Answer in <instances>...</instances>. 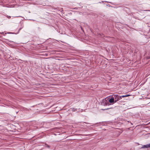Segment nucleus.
<instances>
[{
    "mask_svg": "<svg viewBox=\"0 0 150 150\" xmlns=\"http://www.w3.org/2000/svg\"><path fill=\"white\" fill-rule=\"evenodd\" d=\"M149 147H150V144L146 145H144L142 146V148H148Z\"/></svg>",
    "mask_w": 150,
    "mask_h": 150,
    "instance_id": "nucleus-1",
    "label": "nucleus"
},
{
    "mask_svg": "<svg viewBox=\"0 0 150 150\" xmlns=\"http://www.w3.org/2000/svg\"><path fill=\"white\" fill-rule=\"evenodd\" d=\"M130 95H123L121 96V97H122V98H124L125 97H127L128 96H130Z\"/></svg>",
    "mask_w": 150,
    "mask_h": 150,
    "instance_id": "nucleus-5",
    "label": "nucleus"
},
{
    "mask_svg": "<svg viewBox=\"0 0 150 150\" xmlns=\"http://www.w3.org/2000/svg\"><path fill=\"white\" fill-rule=\"evenodd\" d=\"M9 17H10V16H9V17H8V18H9Z\"/></svg>",
    "mask_w": 150,
    "mask_h": 150,
    "instance_id": "nucleus-12",
    "label": "nucleus"
},
{
    "mask_svg": "<svg viewBox=\"0 0 150 150\" xmlns=\"http://www.w3.org/2000/svg\"><path fill=\"white\" fill-rule=\"evenodd\" d=\"M76 110V109H72V111H75Z\"/></svg>",
    "mask_w": 150,
    "mask_h": 150,
    "instance_id": "nucleus-6",
    "label": "nucleus"
},
{
    "mask_svg": "<svg viewBox=\"0 0 150 150\" xmlns=\"http://www.w3.org/2000/svg\"><path fill=\"white\" fill-rule=\"evenodd\" d=\"M9 17H10V16H9V17H8V18H9Z\"/></svg>",
    "mask_w": 150,
    "mask_h": 150,
    "instance_id": "nucleus-10",
    "label": "nucleus"
},
{
    "mask_svg": "<svg viewBox=\"0 0 150 150\" xmlns=\"http://www.w3.org/2000/svg\"><path fill=\"white\" fill-rule=\"evenodd\" d=\"M115 100L114 98H113L112 97V98L109 100V102L110 103H115Z\"/></svg>",
    "mask_w": 150,
    "mask_h": 150,
    "instance_id": "nucleus-2",
    "label": "nucleus"
},
{
    "mask_svg": "<svg viewBox=\"0 0 150 150\" xmlns=\"http://www.w3.org/2000/svg\"><path fill=\"white\" fill-rule=\"evenodd\" d=\"M107 101V100H106V99L104 100V101Z\"/></svg>",
    "mask_w": 150,
    "mask_h": 150,
    "instance_id": "nucleus-8",
    "label": "nucleus"
},
{
    "mask_svg": "<svg viewBox=\"0 0 150 150\" xmlns=\"http://www.w3.org/2000/svg\"><path fill=\"white\" fill-rule=\"evenodd\" d=\"M108 108H107V109H102V110H108Z\"/></svg>",
    "mask_w": 150,
    "mask_h": 150,
    "instance_id": "nucleus-7",
    "label": "nucleus"
},
{
    "mask_svg": "<svg viewBox=\"0 0 150 150\" xmlns=\"http://www.w3.org/2000/svg\"><path fill=\"white\" fill-rule=\"evenodd\" d=\"M47 147H50V146H48V145L47 146Z\"/></svg>",
    "mask_w": 150,
    "mask_h": 150,
    "instance_id": "nucleus-9",
    "label": "nucleus"
},
{
    "mask_svg": "<svg viewBox=\"0 0 150 150\" xmlns=\"http://www.w3.org/2000/svg\"><path fill=\"white\" fill-rule=\"evenodd\" d=\"M117 98V99L116 100H115V103H116L118 100L121 99L122 98V97H121V96H119L118 95V96Z\"/></svg>",
    "mask_w": 150,
    "mask_h": 150,
    "instance_id": "nucleus-3",
    "label": "nucleus"
},
{
    "mask_svg": "<svg viewBox=\"0 0 150 150\" xmlns=\"http://www.w3.org/2000/svg\"><path fill=\"white\" fill-rule=\"evenodd\" d=\"M118 96L117 95H113V96L112 97L113 98H114L115 100H116L117 99V97Z\"/></svg>",
    "mask_w": 150,
    "mask_h": 150,
    "instance_id": "nucleus-4",
    "label": "nucleus"
},
{
    "mask_svg": "<svg viewBox=\"0 0 150 150\" xmlns=\"http://www.w3.org/2000/svg\"><path fill=\"white\" fill-rule=\"evenodd\" d=\"M9 17H10V16H9V17H8V18H9Z\"/></svg>",
    "mask_w": 150,
    "mask_h": 150,
    "instance_id": "nucleus-11",
    "label": "nucleus"
}]
</instances>
